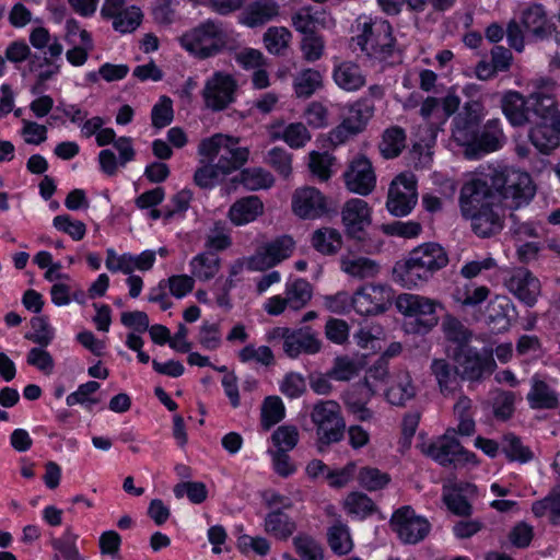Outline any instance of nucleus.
Instances as JSON below:
<instances>
[{
  "label": "nucleus",
  "mask_w": 560,
  "mask_h": 560,
  "mask_svg": "<svg viewBox=\"0 0 560 560\" xmlns=\"http://www.w3.org/2000/svg\"><path fill=\"white\" fill-rule=\"evenodd\" d=\"M190 272L195 280L210 281L221 269V259L214 252L198 254L189 261Z\"/></svg>",
  "instance_id": "obj_36"
},
{
  "label": "nucleus",
  "mask_w": 560,
  "mask_h": 560,
  "mask_svg": "<svg viewBox=\"0 0 560 560\" xmlns=\"http://www.w3.org/2000/svg\"><path fill=\"white\" fill-rule=\"evenodd\" d=\"M26 362L45 375H50L55 368V361L51 354L42 346L40 348H32L27 352Z\"/></svg>",
  "instance_id": "obj_64"
},
{
  "label": "nucleus",
  "mask_w": 560,
  "mask_h": 560,
  "mask_svg": "<svg viewBox=\"0 0 560 560\" xmlns=\"http://www.w3.org/2000/svg\"><path fill=\"white\" fill-rule=\"evenodd\" d=\"M31 45L38 50L47 48V54L51 59L59 58L63 51V47L57 37L51 39L49 31L43 26L33 28L30 33Z\"/></svg>",
  "instance_id": "obj_50"
},
{
  "label": "nucleus",
  "mask_w": 560,
  "mask_h": 560,
  "mask_svg": "<svg viewBox=\"0 0 560 560\" xmlns=\"http://www.w3.org/2000/svg\"><path fill=\"white\" fill-rule=\"evenodd\" d=\"M532 91L528 94V108L540 120L558 119L560 112L557 101V82L549 78H538L530 81Z\"/></svg>",
  "instance_id": "obj_9"
},
{
  "label": "nucleus",
  "mask_w": 560,
  "mask_h": 560,
  "mask_svg": "<svg viewBox=\"0 0 560 560\" xmlns=\"http://www.w3.org/2000/svg\"><path fill=\"white\" fill-rule=\"evenodd\" d=\"M506 137L499 118L489 119L476 136L474 147L464 150L467 159H478L487 153L494 152L503 147Z\"/></svg>",
  "instance_id": "obj_20"
},
{
  "label": "nucleus",
  "mask_w": 560,
  "mask_h": 560,
  "mask_svg": "<svg viewBox=\"0 0 560 560\" xmlns=\"http://www.w3.org/2000/svg\"><path fill=\"white\" fill-rule=\"evenodd\" d=\"M285 416V408L280 397L268 396L261 405L260 422L265 430L280 422Z\"/></svg>",
  "instance_id": "obj_52"
},
{
  "label": "nucleus",
  "mask_w": 560,
  "mask_h": 560,
  "mask_svg": "<svg viewBox=\"0 0 560 560\" xmlns=\"http://www.w3.org/2000/svg\"><path fill=\"white\" fill-rule=\"evenodd\" d=\"M501 107L512 126L522 127L529 122L528 95L525 97L517 91H508L501 98Z\"/></svg>",
  "instance_id": "obj_27"
},
{
  "label": "nucleus",
  "mask_w": 560,
  "mask_h": 560,
  "mask_svg": "<svg viewBox=\"0 0 560 560\" xmlns=\"http://www.w3.org/2000/svg\"><path fill=\"white\" fill-rule=\"evenodd\" d=\"M358 34L353 38L361 51L371 60L378 63H394L397 50L390 24L384 20L359 18Z\"/></svg>",
  "instance_id": "obj_2"
},
{
  "label": "nucleus",
  "mask_w": 560,
  "mask_h": 560,
  "mask_svg": "<svg viewBox=\"0 0 560 560\" xmlns=\"http://www.w3.org/2000/svg\"><path fill=\"white\" fill-rule=\"evenodd\" d=\"M295 243L289 235H282L259 247L255 254L246 258V267L250 271H266L288 259L294 250Z\"/></svg>",
  "instance_id": "obj_12"
},
{
  "label": "nucleus",
  "mask_w": 560,
  "mask_h": 560,
  "mask_svg": "<svg viewBox=\"0 0 560 560\" xmlns=\"http://www.w3.org/2000/svg\"><path fill=\"white\" fill-rule=\"evenodd\" d=\"M521 21L526 31L538 39H544L553 32V24L541 4H532L523 10Z\"/></svg>",
  "instance_id": "obj_31"
},
{
  "label": "nucleus",
  "mask_w": 560,
  "mask_h": 560,
  "mask_svg": "<svg viewBox=\"0 0 560 560\" xmlns=\"http://www.w3.org/2000/svg\"><path fill=\"white\" fill-rule=\"evenodd\" d=\"M229 35L222 22L206 20L178 37L180 46L198 59L220 54L228 45Z\"/></svg>",
  "instance_id": "obj_4"
},
{
  "label": "nucleus",
  "mask_w": 560,
  "mask_h": 560,
  "mask_svg": "<svg viewBox=\"0 0 560 560\" xmlns=\"http://www.w3.org/2000/svg\"><path fill=\"white\" fill-rule=\"evenodd\" d=\"M471 221L472 231L481 237H489L499 233L503 228L501 201L483 207L474 213L463 215Z\"/></svg>",
  "instance_id": "obj_22"
},
{
  "label": "nucleus",
  "mask_w": 560,
  "mask_h": 560,
  "mask_svg": "<svg viewBox=\"0 0 560 560\" xmlns=\"http://www.w3.org/2000/svg\"><path fill=\"white\" fill-rule=\"evenodd\" d=\"M101 15L113 21V28L121 34L136 31L143 19L139 7L126 5V0H104Z\"/></svg>",
  "instance_id": "obj_18"
},
{
  "label": "nucleus",
  "mask_w": 560,
  "mask_h": 560,
  "mask_svg": "<svg viewBox=\"0 0 560 560\" xmlns=\"http://www.w3.org/2000/svg\"><path fill=\"white\" fill-rule=\"evenodd\" d=\"M489 293V289L485 285L475 287L466 283L464 285H457L452 296L462 307H475L486 301Z\"/></svg>",
  "instance_id": "obj_47"
},
{
  "label": "nucleus",
  "mask_w": 560,
  "mask_h": 560,
  "mask_svg": "<svg viewBox=\"0 0 560 560\" xmlns=\"http://www.w3.org/2000/svg\"><path fill=\"white\" fill-rule=\"evenodd\" d=\"M505 284L511 293L528 306H533L540 294L539 280L527 269H515Z\"/></svg>",
  "instance_id": "obj_23"
},
{
  "label": "nucleus",
  "mask_w": 560,
  "mask_h": 560,
  "mask_svg": "<svg viewBox=\"0 0 560 560\" xmlns=\"http://www.w3.org/2000/svg\"><path fill=\"white\" fill-rule=\"evenodd\" d=\"M32 334L26 335V339L47 347L54 339V329L49 326L46 317L37 316L31 319Z\"/></svg>",
  "instance_id": "obj_62"
},
{
  "label": "nucleus",
  "mask_w": 560,
  "mask_h": 560,
  "mask_svg": "<svg viewBox=\"0 0 560 560\" xmlns=\"http://www.w3.org/2000/svg\"><path fill=\"white\" fill-rule=\"evenodd\" d=\"M284 298L289 308L299 311L303 308L312 298V287L304 279H295L285 284Z\"/></svg>",
  "instance_id": "obj_46"
},
{
  "label": "nucleus",
  "mask_w": 560,
  "mask_h": 560,
  "mask_svg": "<svg viewBox=\"0 0 560 560\" xmlns=\"http://www.w3.org/2000/svg\"><path fill=\"white\" fill-rule=\"evenodd\" d=\"M341 221L348 236L363 240L366 228L372 223V209L365 200L352 198L342 207Z\"/></svg>",
  "instance_id": "obj_19"
},
{
  "label": "nucleus",
  "mask_w": 560,
  "mask_h": 560,
  "mask_svg": "<svg viewBox=\"0 0 560 560\" xmlns=\"http://www.w3.org/2000/svg\"><path fill=\"white\" fill-rule=\"evenodd\" d=\"M497 201H500L497 188L489 185L486 178L477 175L467 178L459 191L458 203L462 215L474 213Z\"/></svg>",
  "instance_id": "obj_7"
},
{
  "label": "nucleus",
  "mask_w": 560,
  "mask_h": 560,
  "mask_svg": "<svg viewBox=\"0 0 560 560\" xmlns=\"http://www.w3.org/2000/svg\"><path fill=\"white\" fill-rule=\"evenodd\" d=\"M270 137L272 140L284 141L291 149L304 148L312 139L306 125L300 121L273 125Z\"/></svg>",
  "instance_id": "obj_32"
},
{
  "label": "nucleus",
  "mask_w": 560,
  "mask_h": 560,
  "mask_svg": "<svg viewBox=\"0 0 560 560\" xmlns=\"http://www.w3.org/2000/svg\"><path fill=\"white\" fill-rule=\"evenodd\" d=\"M417 393L416 386L408 371L399 370L390 376L389 387L385 396L389 404L395 406H404L407 401L415 398Z\"/></svg>",
  "instance_id": "obj_30"
},
{
  "label": "nucleus",
  "mask_w": 560,
  "mask_h": 560,
  "mask_svg": "<svg viewBox=\"0 0 560 560\" xmlns=\"http://www.w3.org/2000/svg\"><path fill=\"white\" fill-rule=\"evenodd\" d=\"M291 209L302 220H316L328 215L332 203L318 188L302 186L292 194Z\"/></svg>",
  "instance_id": "obj_8"
},
{
  "label": "nucleus",
  "mask_w": 560,
  "mask_h": 560,
  "mask_svg": "<svg viewBox=\"0 0 560 560\" xmlns=\"http://www.w3.org/2000/svg\"><path fill=\"white\" fill-rule=\"evenodd\" d=\"M237 88L235 79L224 72H215L205 84L202 96L205 104L212 110H222L234 102Z\"/></svg>",
  "instance_id": "obj_17"
},
{
  "label": "nucleus",
  "mask_w": 560,
  "mask_h": 560,
  "mask_svg": "<svg viewBox=\"0 0 560 560\" xmlns=\"http://www.w3.org/2000/svg\"><path fill=\"white\" fill-rule=\"evenodd\" d=\"M374 112V103L368 97H361L351 104L341 124L331 130V142L336 144L343 143L349 137L363 131Z\"/></svg>",
  "instance_id": "obj_13"
},
{
  "label": "nucleus",
  "mask_w": 560,
  "mask_h": 560,
  "mask_svg": "<svg viewBox=\"0 0 560 560\" xmlns=\"http://www.w3.org/2000/svg\"><path fill=\"white\" fill-rule=\"evenodd\" d=\"M430 370L435 377L440 393L443 396L453 395L457 387V368L454 369L445 359H433Z\"/></svg>",
  "instance_id": "obj_37"
},
{
  "label": "nucleus",
  "mask_w": 560,
  "mask_h": 560,
  "mask_svg": "<svg viewBox=\"0 0 560 560\" xmlns=\"http://www.w3.org/2000/svg\"><path fill=\"white\" fill-rule=\"evenodd\" d=\"M347 188L354 194L366 196L376 185V176L372 163L365 156H358L350 163L345 173Z\"/></svg>",
  "instance_id": "obj_21"
},
{
  "label": "nucleus",
  "mask_w": 560,
  "mask_h": 560,
  "mask_svg": "<svg viewBox=\"0 0 560 560\" xmlns=\"http://www.w3.org/2000/svg\"><path fill=\"white\" fill-rule=\"evenodd\" d=\"M343 509L348 515L364 520L376 511V505L366 494L354 491L346 497Z\"/></svg>",
  "instance_id": "obj_44"
},
{
  "label": "nucleus",
  "mask_w": 560,
  "mask_h": 560,
  "mask_svg": "<svg viewBox=\"0 0 560 560\" xmlns=\"http://www.w3.org/2000/svg\"><path fill=\"white\" fill-rule=\"evenodd\" d=\"M527 400L532 408H555L558 405L557 394L540 380H533L532 389L527 394Z\"/></svg>",
  "instance_id": "obj_48"
},
{
  "label": "nucleus",
  "mask_w": 560,
  "mask_h": 560,
  "mask_svg": "<svg viewBox=\"0 0 560 560\" xmlns=\"http://www.w3.org/2000/svg\"><path fill=\"white\" fill-rule=\"evenodd\" d=\"M320 450L340 442L346 432V421L340 404L332 399L316 401L310 411Z\"/></svg>",
  "instance_id": "obj_5"
},
{
  "label": "nucleus",
  "mask_w": 560,
  "mask_h": 560,
  "mask_svg": "<svg viewBox=\"0 0 560 560\" xmlns=\"http://www.w3.org/2000/svg\"><path fill=\"white\" fill-rule=\"evenodd\" d=\"M340 269L352 279L369 280L377 277L381 266L374 259L349 253L341 256Z\"/></svg>",
  "instance_id": "obj_25"
},
{
  "label": "nucleus",
  "mask_w": 560,
  "mask_h": 560,
  "mask_svg": "<svg viewBox=\"0 0 560 560\" xmlns=\"http://www.w3.org/2000/svg\"><path fill=\"white\" fill-rule=\"evenodd\" d=\"M300 433L294 425H280L271 434L272 448L268 451H292L299 443Z\"/></svg>",
  "instance_id": "obj_53"
},
{
  "label": "nucleus",
  "mask_w": 560,
  "mask_h": 560,
  "mask_svg": "<svg viewBox=\"0 0 560 560\" xmlns=\"http://www.w3.org/2000/svg\"><path fill=\"white\" fill-rule=\"evenodd\" d=\"M532 512L536 517L549 515L550 522L557 524L560 520V483L553 486L545 498L533 502Z\"/></svg>",
  "instance_id": "obj_41"
},
{
  "label": "nucleus",
  "mask_w": 560,
  "mask_h": 560,
  "mask_svg": "<svg viewBox=\"0 0 560 560\" xmlns=\"http://www.w3.org/2000/svg\"><path fill=\"white\" fill-rule=\"evenodd\" d=\"M323 88V74L316 69H304L298 72L293 79L294 93L300 98L311 97Z\"/></svg>",
  "instance_id": "obj_40"
},
{
  "label": "nucleus",
  "mask_w": 560,
  "mask_h": 560,
  "mask_svg": "<svg viewBox=\"0 0 560 560\" xmlns=\"http://www.w3.org/2000/svg\"><path fill=\"white\" fill-rule=\"evenodd\" d=\"M447 264L448 255L441 245L424 243L413 248L402 262L397 264L394 272L404 287L411 289L428 282Z\"/></svg>",
  "instance_id": "obj_1"
},
{
  "label": "nucleus",
  "mask_w": 560,
  "mask_h": 560,
  "mask_svg": "<svg viewBox=\"0 0 560 560\" xmlns=\"http://www.w3.org/2000/svg\"><path fill=\"white\" fill-rule=\"evenodd\" d=\"M312 246L324 255H334L342 247V236L334 228H320L312 234Z\"/></svg>",
  "instance_id": "obj_39"
},
{
  "label": "nucleus",
  "mask_w": 560,
  "mask_h": 560,
  "mask_svg": "<svg viewBox=\"0 0 560 560\" xmlns=\"http://www.w3.org/2000/svg\"><path fill=\"white\" fill-rule=\"evenodd\" d=\"M282 348L288 357L296 358L301 353H317L322 348V342L310 328H301L291 331L289 340L283 343Z\"/></svg>",
  "instance_id": "obj_28"
},
{
  "label": "nucleus",
  "mask_w": 560,
  "mask_h": 560,
  "mask_svg": "<svg viewBox=\"0 0 560 560\" xmlns=\"http://www.w3.org/2000/svg\"><path fill=\"white\" fill-rule=\"evenodd\" d=\"M454 359L463 380L479 382L490 375L497 364L490 352H479L471 347H462L455 351Z\"/></svg>",
  "instance_id": "obj_11"
},
{
  "label": "nucleus",
  "mask_w": 560,
  "mask_h": 560,
  "mask_svg": "<svg viewBox=\"0 0 560 560\" xmlns=\"http://www.w3.org/2000/svg\"><path fill=\"white\" fill-rule=\"evenodd\" d=\"M418 200L417 180L413 174H400L390 184L386 207L396 217L407 215Z\"/></svg>",
  "instance_id": "obj_14"
},
{
  "label": "nucleus",
  "mask_w": 560,
  "mask_h": 560,
  "mask_svg": "<svg viewBox=\"0 0 560 560\" xmlns=\"http://www.w3.org/2000/svg\"><path fill=\"white\" fill-rule=\"evenodd\" d=\"M330 20L325 12L313 11L311 8H302L292 16L295 30L304 34H313L318 25L327 26Z\"/></svg>",
  "instance_id": "obj_43"
},
{
  "label": "nucleus",
  "mask_w": 560,
  "mask_h": 560,
  "mask_svg": "<svg viewBox=\"0 0 560 560\" xmlns=\"http://www.w3.org/2000/svg\"><path fill=\"white\" fill-rule=\"evenodd\" d=\"M280 7L276 0H256L250 2L238 15V23L250 28L261 27L276 20Z\"/></svg>",
  "instance_id": "obj_24"
},
{
  "label": "nucleus",
  "mask_w": 560,
  "mask_h": 560,
  "mask_svg": "<svg viewBox=\"0 0 560 560\" xmlns=\"http://www.w3.org/2000/svg\"><path fill=\"white\" fill-rule=\"evenodd\" d=\"M445 337L458 345V348L468 347L467 343L471 339V331L457 318L446 316L442 323Z\"/></svg>",
  "instance_id": "obj_54"
},
{
  "label": "nucleus",
  "mask_w": 560,
  "mask_h": 560,
  "mask_svg": "<svg viewBox=\"0 0 560 560\" xmlns=\"http://www.w3.org/2000/svg\"><path fill=\"white\" fill-rule=\"evenodd\" d=\"M390 526L405 544H417L430 532L429 522L410 506H401L390 518Z\"/></svg>",
  "instance_id": "obj_15"
},
{
  "label": "nucleus",
  "mask_w": 560,
  "mask_h": 560,
  "mask_svg": "<svg viewBox=\"0 0 560 560\" xmlns=\"http://www.w3.org/2000/svg\"><path fill=\"white\" fill-rule=\"evenodd\" d=\"M453 125L452 137L454 141L465 149L474 147L476 136L478 135V125H472L467 120H463V118H454Z\"/></svg>",
  "instance_id": "obj_57"
},
{
  "label": "nucleus",
  "mask_w": 560,
  "mask_h": 560,
  "mask_svg": "<svg viewBox=\"0 0 560 560\" xmlns=\"http://www.w3.org/2000/svg\"><path fill=\"white\" fill-rule=\"evenodd\" d=\"M392 300L393 291L388 285L369 283L355 290L351 296V306L362 316H372L384 313Z\"/></svg>",
  "instance_id": "obj_10"
},
{
  "label": "nucleus",
  "mask_w": 560,
  "mask_h": 560,
  "mask_svg": "<svg viewBox=\"0 0 560 560\" xmlns=\"http://www.w3.org/2000/svg\"><path fill=\"white\" fill-rule=\"evenodd\" d=\"M198 154L215 163L222 175H228L248 161L249 149L240 144V138L219 132L199 142Z\"/></svg>",
  "instance_id": "obj_3"
},
{
  "label": "nucleus",
  "mask_w": 560,
  "mask_h": 560,
  "mask_svg": "<svg viewBox=\"0 0 560 560\" xmlns=\"http://www.w3.org/2000/svg\"><path fill=\"white\" fill-rule=\"evenodd\" d=\"M491 178L500 200L503 199L509 209H518L527 205L535 195L532 178L526 172L506 168L495 173Z\"/></svg>",
  "instance_id": "obj_6"
},
{
  "label": "nucleus",
  "mask_w": 560,
  "mask_h": 560,
  "mask_svg": "<svg viewBox=\"0 0 560 560\" xmlns=\"http://www.w3.org/2000/svg\"><path fill=\"white\" fill-rule=\"evenodd\" d=\"M327 537L330 549L338 556L347 555L353 548L349 527L340 521L329 527Z\"/></svg>",
  "instance_id": "obj_45"
},
{
  "label": "nucleus",
  "mask_w": 560,
  "mask_h": 560,
  "mask_svg": "<svg viewBox=\"0 0 560 560\" xmlns=\"http://www.w3.org/2000/svg\"><path fill=\"white\" fill-rule=\"evenodd\" d=\"M360 485L369 491H376L388 485L390 477L375 467H363L359 471Z\"/></svg>",
  "instance_id": "obj_60"
},
{
  "label": "nucleus",
  "mask_w": 560,
  "mask_h": 560,
  "mask_svg": "<svg viewBox=\"0 0 560 560\" xmlns=\"http://www.w3.org/2000/svg\"><path fill=\"white\" fill-rule=\"evenodd\" d=\"M296 530V523L287 513L277 510L265 517V532L278 540H288Z\"/></svg>",
  "instance_id": "obj_38"
},
{
  "label": "nucleus",
  "mask_w": 560,
  "mask_h": 560,
  "mask_svg": "<svg viewBox=\"0 0 560 560\" xmlns=\"http://www.w3.org/2000/svg\"><path fill=\"white\" fill-rule=\"evenodd\" d=\"M532 143L542 153H549L560 143V117L541 120L529 131Z\"/></svg>",
  "instance_id": "obj_26"
},
{
  "label": "nucleus",
  "mask_w": 560,
  "mask_h": 560,
  "mask_svg": "<svg viewBox=\"0 0 560 560\" xmlns=\"http://www.w3.org/2000/svg\"><path fill=\"white\" fill-rule=\"evenodd\" d=\"M308 167L313 175L317 176L322 182H326L330 178V167L332 165L334 158L329 153L312 151L308 154Z\"/></svg>",
  "instance_id": "obj_61"
},
{
  "label": "nucleus",
  "mask_w": 560,
  "mask_h": 560,
  "mask_svg": "<svg viewBox=\"0 0 560 560\" xmlns=\"http://www.w3.org/2000/svg\"><path fill=\"white\" fill-rule=\"evenodd\" d=\"M262 212V201L257 196H248L241 198L231 206L229 218L235 225H243L255 221Z\"/></svg>",
  "instance_id": "obj_35"
},
{
  "label": "nucleus",
  "mask_w": 560,
  "mask_h": 560,
  "mask_svg": "<svg viewBox=\"0 0 560 560\" xmlns=\"http://www.w3.org/2000/svg\"><path fill=\"white\" fill-rule=\"evenodd\" d=\"M454 434L455 430H447L444 435L428 444L423 453L443 466L472 460L475 455L464 450Z\"/></svg>",
  "instance_id": "obj_16"
},
{
  "label": "nucleus",
  "mask_w": 560,
  "mask_h": 560,
  "mask_svg": "<svg viewBox=\"0 0 560 560\" xmlns=\"http://www.w3.org/2000/svg\"><path fill=\"white\" fill-rule=\"evenodd\" d=\"M292 39L291 32L284 26H271L262 35L267 51L275 56H283Z\"/></svg>",
  "instance_id": "obj_42"
},
{
  "label": "nucleus",
  "mask_w": 560,
  "mask_h": 560,
  "mask_svg": "<svg viewBox=\"0 0 560 560\" xmlns=\"http://www.w3.org/2000/svg\"><path fill=\"white\" fill-rule=\"evenodd\" d=\"M396 306L405 316L421 317L434 315L436 307L441 306V303L428 296L402 293L398 295Z\"/></svg>",
  "instance_id": "obj_29"
},
{
  "label": "nucleus",
  "mask_w": 560,
  "mask_h": 560,
  "mask_svg": "<svg viewBox=\"0 0 560 560\" xmlns=\"http://www.w3.org/2000/svg\"><path fill=\"white\" fill-rule=\"evenodd\" d=\"M360 366L352 358L347 355L337 357L329 370L332 380L348 382L359 374Z\"/></svg>",
  "instance_id": "obj_58"
},
{
  "label": "nucleus",
  "mask_w": 560,
  "mask_h": 560,
  "mask_svg": "<svg viewBox=\"0 0 560 560\" xmlns=\"http://www.w3.org/2000/svg\"><path fill=\"white\" fill-rule=\"evenodd\" d=\"M406 145V135L404 129L392 127L384 131L380 143V151L386 159H393L400 154Z\"/></svg>",
  "instance_id": "obj_51"
},
{
  "label": "nucleus",
  "mask_w": 560,
  "mask_h": 560,
  "mask_svg": "<svg viewBox=\"0 0 560 560\" xmlns=\"http://www.w3.org/2000/svg\"><path fill=\"white\" fill-rule=\"evenodd\" d=\"M236 179L246 189L252 191L270 188L275 183L271 173L261 167L245 168L238 174Z\"/></svg>",
  "instance_id": "obj_49"
},
{
  "label": "nucleus",
  "mask_w": 560,
  "mask_h": 560,
  "mask_svg": "<svg viewBox=\"0 0 560 560\" xmlns=\"http://www.w3.org/2000/svg\"><path fill=\"white\" fill-rule=\"evenodd\" d=\"M54 226L68 234L72 240L80 241L86 233L85 224L80 220H73L68 214H61L54 218Z\"/></svg>",
  "instance_id": "obj_63"
},
{
  "label": "nucleus",
  "mask_w": 560,
  "mask_h": 560,
  "mask_svg": "<svg viewBox=\"0 0 560 560\" xmlns=\"http://www.w3.org/2000/svg\"><path fill=\"white\" fill-rule=\"evenodd\" d=\"M332 79L340 89L347 92H355L366 83L360 66L352 61H342L335 66Z\"/></svg>",
  "instance_id": "obj_34"
},
{
  "label": "nucleus",
  "mask_w": 560,
  "mask_h": 560,
  "mask_svg": "<svg viewBox=\"0 0 560 560\" xmlns=\"http://www.w3.org/2000/svg\"><path fill=\"white\" fill-rule=\"evenodd\" d=\"M296 553L302 560H323L324 549L319 542L308 535H298L293 539Z\"/></svg>",
  "instance_id": "obj_55"
},
{
  "label": "nucleus",
  "mask_w": 560,
  "mask_h": 560,
  "mask_svg": "<svg viewBox=\"0 0 560 560\" xmlns=\"http://www.w3.org/2000/svg\"><path fill=\"white\" fill-rule=\"evenodd\" d=\"M514 310L512 302L506 296L492 299L485 312L487 325L497 331H505L511 325L510 313Z\"/></svg>",
  "instance_id": "obj_33"
},
{
  "label": "nucleus",
  "mask_w": 560,
  "mask_h": 560,
  "mask_svg": "<svg viewBox=\"0 0 560 560\" xmlns=\"http://www.w3.org/2000/svg\"><path fill=\"white\" fill-rule=\"evenodd\" d=\"M77 539L78 535L68 527L60 538L51 540V546L61 553L65 560H83L77 548Z\"/></svg>",
  "instance_id": "obj_56"
},
{
  "label": "nucleus",
  "mask_w": 560,
  "mask_h": 560,
  "mask_svg": "<svg viewBox=\"0 0 560 560\" xmlns=\"http://www.w3.org/2000/svg\"><path fill=\"white\" fill-rule=\"evenodd\" d=\"M502 451L510 460L526 463L533 458L532 451L524 446L522 441L513 434L504 435Z\"/></svg>",
  "instance_id": "obj_59"
}]
</instances>
